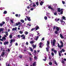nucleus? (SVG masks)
<instances>
[{
	"mask_svg": "<svg viewBox=\"0 0 66 66\" xmlns=\"http://www.w3.org/2000/svg\"><path fill=\"white\" fill-rule=\"evenodd\" d=\"M56 43V40L55 39H54L53 42V46H55V44Z\"/></svg>",
	"mask_w": 66,
	"mask_h": 66,
	"instance_id": "obj_1",
	"label": "nucleus"
},
{
	"mask_svg": "<svg viewBox=\"0 0 66 66\" xmlns=\"http://www.w3.org/2000/svg\"><path fill=\"white\" fill-rule=\"evenodd\" d=\"M57 47H59V48H60V49L61 50V48H62V47H63V46H61V45H60V44H59V43H57Z\"/></svg>",
	"mask_w": 66,
	"mask_h": 66,
	"instance_id": "obj_2",
	"label": "nucleus"
},
{
	"mask_svg": "<svg viewBox=\"0 0 66 66\" xmlns=\"http://www.w3.org/2000/svg\"><path fill=\"white\" fill-rule=\"evenodd\" d=\"M47 44H46L47 46V48H49V45H50V42L49 41H47Z\"/></svg>",
	"mask_w": 66,
	"mask_h": 66,
	"instance_id": "obj_3",
	"label": "nucleus"
},
{
	"mask_svg": "<svg viewBox=\"0 0 66 66\" xmlns=\"http://www.w3.org/2000/svg\"><path fill=\"white\" fill-rule=\"evenodd\" d=\"M26 17L28 21H31V19L30 18V17H29L27 16H26Z\"/></svg>",
	"mask_w": 66,
	"mask_h": 66,
	"instance_id": "obj_4",
	"label": "nucleus"
},
{
	"mask_svg": "<svg viewBox=\"0 0 66 66\" xmlns=\"http://www.w3.org/2000/svg\"><path fill=\"white\" fill-rule=\"evenodd\" d=\"M20 23H21L20 22H18V23H15V26H18V25H20Z\"/></svg>",
	"mask_w": 66,
	"mask_h": 66,
	"instance_id": "obj_5",
	"label": "nucleus"
},
{
	"mask_svg": "<svg viewBox=\"0 0 66 66\" xmlns=\"http://www.w3.org/2000/svg\"><path fill=\"white\" fill-rule=\"evenodd\" d=\"M36 31L37 30L39 29V27L38 26V25H37L36 26V27L35 28Z\"/></svg>",
	"mask_w": 66,
	"mask_h": 66,
	"instance_id": "obj_6",
	"label": "nucleus"
},
{
	"mask_svg": "<svg viewBox=\"0 0 66 66\" xmlns=\"http://www.w3.org/2000/svg\"><path fill=\"white\" fill-rule=\"evenodd\" d=\"M9 42H4V45H8V44H9Z\"/></svg>",
	"mask_w": 66,
	"mask_h": 66,
	"instance_id": "obj_7",
	"label": "nucleus"
},
{
	"mask_svg": "<svg viewBox=\"0 0 66 66\" xmlns=\"http://www.w3.org/2000/svg\"><path fill=\"white\" fill-rule=\"evenodd\" d=\"M15 42V40L11 39L10 41V43H13V42Z\"/></svg>",
	"mask_w": 66,
	"mask_h": 66,
	"instance_id": "obj_8",
	"label": "nucleus"
},
{
	"mask_svg": "<svg viewBox=\"0 0 66 66\" xmlns=\"http://www.w3.org/2000/svg\"><path fill=\"white\" fill-rule=\"evenodd\" d=\"M5 54V52H2V54H1V56H4V55Z\"/></svg>",
	"mask_w": 66,
	"mask_h": 66,
	"instance_id": "obj_9",
	"label": "nucleus"
},
{
	"mask_svg": "<svg viewBox=\"0 0 66 66\" xmlns=\"http://www.w3.org/2000/svg\"><path fill=\"white\" fill-rule=\"evenodd\" d=\"M48 8L49 9H50L51 10H53V8H52V7H51V6H48Z\"/></svg>",
	"mask_w": 66,
	"mask_h": 66,
	"instance_id": "obj_10",
	"label": "nucleus"
},
{
	"mask_svg": "<svg viewBox=\"0 0 66 66\" xmlns=\"http://www.w3.org/2000/svg\"><path fill=\"white\" fill-rule=\"evenodd\" d=\"M60 36L61 38H62L63 39H64V37H63V35H62L61 34H60Z\"/></svg>",
	"mask_w": 66,
	"mask_h": 66,
	"instance_id": "obj_11",
	"label": "nucleus"
},
{
	"mask_svg": "<svg viewBox=\"0 0 66 66\" xmlns=\"http://www.w3.org/2000/svg\"><path fill=\"white\" fill-rule=\"evenodd\" d=\"M36 62H34V63H33V66H36Z\"/></svg>",
	"mask_w": 66,
	"mask_h": 66,
	"instance_id": "obj_12",
	"label": "nucleus"
},
{
	"mask_svg": "<svg viewBox=\"0 0 66 66\" xmlns=\"http://www.w3.org/2000/svg\"><path fill=\"white\" fill-rule=\"evenodd\" d=\"M55 29L57 31H60V29H59V27H57L56 28H55Z\"/></svg>",
	"mask_w": 66,
	"mask_h": 66,
	"instance_id": "obj_13",
	"label": "nucleus"
},
{
	"mask_svg": "<svg viewBox=\"0 0 66 66\" xmlns=\"http://www.w3.org/2000/svg\"><path fill=\"white\" fill-rule=\"evenodd\" d=\"M60 43L61 44L60 46H64V44H63V42H62V41H60Z\"/></svg>",
	"mask_w": 66,
	"mask_h": 66,
	"instance_id": "obj_14",
	"label": "nucleus"
},
{
	"mask_svg": "<svg viewBox=\"0 0 66 66\" xmlns=\"http://www.w3.org/2000/svg\"><path fill=\"white\" fill-rule=\"evenodd\" d=\"M57 11L58 12H61V8H57Z\"/></svg>",
	"mask_w": 66,
	"mask_h": 66,
	"instance_id": "obj_15",
	"label": "nucleus"
},
{
	"mask_svg": "<svg viewBox=\"0 0 66 66\" xmlns=\"http://www.w3.org/2000/svg\"><path fill=\"white\" fill-rule=\"evenodd\" d=\"M17 30V27H16L15 28H13L12 29V31H16Z\"/></svg>",
	"mask_w": 66,
	"mask_h": 66,
	"instance_id": "obj_16",
	"label": "nucleus"
},
{
	"mask_svg": "<svg viewBox=\"0 0 66 66\" xmlns=\"http://www.w3.org/2000/svg\"><path fill=\"white\" fill-rule=\"evenodd\" d=\"M32 47H33V49H35V48L36 47V45H32Z\"/></svg>",
	"mask_w": 66,
	"mask_h": 66,
	"instance_id": "obj_17",
	"label": "nucleus"
},
{
	"mask_svg": "<svg viewBox=\"0 0 66 66\" xmlns=\"http://www.w3.org/2000/svg\"><path fill=\"white\" fill-rule=\"evenodd\" d=\"M43 1H41V2L40 3V5H43V4L44 3V2H43Z\"/></svg>",
	"mask_w": 66,
	"mask_h": 66,
	"instance_id": "obj_18",
	"label": "nucleus"
},
{
	"mask_svg": "<svg viewBox=\"0 0 66 66\" xmlns=\"http://www.w3.org/2000/svg\"><path fill=\"white\" fill-rule=\"evenodd\" d=\"M2 39H3V40H4V41H5L6 40V38H5V37H3L2 38Z\"/></svg>",
	"mask_w": 66,
	"mask_h": 66,
	"instance_id": "obj_19",
	"label": "nucleus"
},
{
	"mask_svg": "<svg viewBox=\"0 0 66 66\" xmlns=\"http://www.w3.org/2000/svg\"><path fill=\"white\" fill-rule=\"evenodd\" d=\"M10 43L11 44L9 45V47L10 48H11V46H12V45H13V43H11V42H10Z\"/></svg>",
	"mask_w": 66,
	"mask_h": 66,
	"instance_id": "obj_20",
	"label": "nucleus"
},
{
	"mask_svg": "<svg viewBox=\"0 0 66 66\" xmlns=\"http://www.w3.org/2000/svg\"><path fill=\"white\" fill-rule=\"evenodd\" d=\"M3 31V29L2 28H1L0 29V33H1V32H2Z\"/></svg>",
	"mask_w": 66,
	"mask_h": 66,
	"instance_id": "obj_21",
	"label": "nucleus"
},
{
	"mask_svg": "<svg viewBox=\"0 0 66 66\" xmlns=\"http://www.w3.org/2000/svg\"><path fill=\"white\" fill-rule=\"evenodd\" d=\"M38 38H39V37L38 36L36 37V38L35 39L36 40H37L38 39Z\"/></svg>",
	"mask_w": 66,
	"mask_h": 66,
	"instance_id": "obj_22",
	"label": "nucleus"
},
{
	"mask_svg": "<svg viewBox=\"0 0 66 66\" xmlns=\"http://www.w3.org/2000/svg\"><path fill=\"white\" fill-rule=\"evenodd\" d=\"M20 21L21 22H22V23H24V21L23 20H20Z\"/></svg>",
	"mask_w": 66,
	"mask_h": 66,
	"instance_id": "obj_23",
	"label": "nucleus"
},
{
	"mask_svg": "<svg viewBox=\"0 0 66 66\" xmlns=\"http://www.w3.org/2000/svg\"><path fill=\"white\" fill-rule=\"evenodd\" d=\"M36 4L37 6H38V5H39V3H38V2H36Z\"/></svg>",
	"mask_w": 66,
	"mask_h": 66,
	"instance_id": "obj_24",
	"label": "nucleus"
},
{
	"mask_svg": "<svg viewBox=\"0 0 66 66\" xmlns=\"http://www.w3.org/2000/svg\"><path fill=\"white\" fill-rule=\"evenodd\" d=\"M30 43L31 44H33L34 43V41H31L30 42Z\"/></svg>",
	"mask_w": 66,
	"mask_h": 66,
	"instance_id": "obj_25",
	"label": "nucleus"
},
{
	"mask_svg": "<svg viewBox=\"0 0 66 66\" xmlns=\"http://www.w3.org/2000/svg\"><path fill=\"white\" fill-rule=\"evenodd\" d=\"M4 14H7V11H5L4 12H3Z\"/></svg>",
	"mask_w": 66,
	"mask_h": 66,
	"instance_id": "obj_26",
	"label": "nucleus"
},
{
	"mask_svg": "<svg viewBox=\"0 0 66 66\" xmlns=\"http://www.w3.org/2000/svg\"><path fill=\"white\" fill-rule=\"evenodd\" d=\"M20 33V34H22V33H23V31H22L21 30H20L19 32Z\"/></svg>",
	"mask_w": 66,
	"mask_h": 66,
	"instance_id": "obj_27",
	"label": "nucleus"
},
{
	"mask_svg": "<svg viewBox=\"0 0 66 66\" xmlns=\"http://www.w3.org/2000/svg\"><path fill=\"white\" fill-rule=\"evenodd\" d=\"M61 63L62 64H65V61H64V60H62V61H61Z\"/></svg>",
	"mask_w": 66,
	"mask_h": 66,
	"instance_id": "obj_28",
	"label": "nucleus"
},
{
	"mask_svg": "<svg viewBox=\"0 0 66 66\" xmlns=\"http://www.w3.org/2000/svg\"><path fill=\"white\" fill-rule=\"evenodd\" d=\"M46 56H45V59H43V61H46L47 60V59H46Z\"/></svg>",
	"mask_w": 66,
	"mask_h": 66,
	"instance_id": "obj_29",
	"label": "nucleus"
},
{
	"mask_svg": "<svg viewBox=\"0 0 66 66\" xmlns=\"http://www.w3.org/2000/svg\"><path fill=\"white\" fill-rule=\"evenodd\" d=\"M55 31V34H57V33H58V31Z\"/></svg>",
	"mask_w": 66,
	"mask_h": 66,
	"instance_id": "obj_30",
	"label": "nucleus"
},
{
	"mask_svg": "<svg viewBox=\"0 0 66 66\" xmlns=\"http://www.w3.org/2000/svg\"><path fill=\"white\" fill-rule=\"evenodd\" d=\"M34 59L35 60H37V57L36 56H35V57H34Z\"/></svg>",
	"mask_w": 66,
	"mask_h": 66,
	"instance_id": "obj_31",
	"label": "nucleus"
},
{
	"mask_svg": "<svg viewBox=\"0 0 66 66\" xmlns=\"http://www.w3.org/2000/svg\"><path fill=\"white\" fill-rule=\"evenodd\" d=\"M10 38H12V35H10L9 36Z\"/></svg>",
	"mask_w": 66,
	"mask_h": 66,
	"instance_id": "obj_32",
	"label": "nucleus"
},
{
	"mask_svg": "<svg viewBox=\"0 0 66 66\" xmlns=\"http://www.w3.org/2000/svg\"><path fill=\"white\" fill-rule=\"evenodd\" d=\"M29 59L30 60V62H31V61H32V60H33V59L31 57H29Z\"/></svg>",
	"mask_w": 66,
	"mask_h": 66,
	"instance_id": "obj_33",
	"label": "nucleus"
},
{
	"mask_svg": "<svg viewBox=\"0 0 66 66\" xmlns=\"http://www.w3.org/2000/svg\"><path fill=\"white\" fill-rule=\"evenodd\" d=\"M5 34L6 36H8V35L9 34L8 33V32H6Z\"/></svg>",
	"mask_w": 66,
	"mask_h": 66,
	"instance_id": "obj_34",
	"label": "nucleus"
},
{
	"mask_svg": "<svg viewBox=\"0 0 66 66\" xmlns=\"http://www.w3.org/2000/svg\"><path fill=\"white\" fill-rule=\"evenodd\" d=\"M54 51L55 53L56 54V53H57V51L56 50H54Z\"/></svg>",
	"mask_w": 66,
	"mask_h": 66,
	"instance_id": "obj_35",
	"label": "nucleus"
},
{
	"mask_svg": "<svg viewBox=\"0 0 66 66\" xmlns=\"http://www.w3.org/2000/svg\"><path fill=\"white\" fill-rule=\"evenodd\" d=\"M49 64L50 65H52V63L51 62H50L49 63Z\"/></svg>",
	"mask_w": 66,
	"mask_h": 66,
	"instance_id": "obj_36",
	"label": "nucleus"
},
{
	"mask_svg": "<svg viewBox=\"0 0 66 66\" xmlns=\"http://www.w3.org/2000/svg\"><path fill=\"white\" fill-rule=\"evenodd\" d=\"M25 34H26V35H27L28 34V32L27 31H25Z\"/></svg>",
	"mask_w": 66,
	"mask_h": 66,
	"instance_id": "obj_37",
	"label": "nucleus"
},
{
	"mask_svg": "<svg viewBox=\"0 0 66 66\" xmlns=\"http://www.w3.org/2000/svg\"><path fill=\"white\" fill-rule=\"evenodd\" d=\"M62 19H64V20H65V19H66V18L65 16H62Z\"/></svg>",
	"mask_w": 66,
	"mask_h": 66,
	"instance_id": "obj_38",
	"label": "nucleus"
},
{
	"mask_svg": "<svg viewBox=\"0 0 66 66\" xmlns=\"http://www.w3.org/2000/svg\"><path fill=\"white\" fill-rule=\"evenodd\" d=\"M35 28H32L31 29V31H33V30H35Z\"/></svg>",
	"mask_w": 66,
	"mask_h": 66,
	"instance_id": "obj_39",
	"label": "nucleus"
},
{
	"mask_svg": "<svg viewBox=\"0 0 66 66\" xmlns=\"http://www.w3.org/2000/svg\"><path fill=\"white\" fill-rule=\"evenodd\" d=\"M19 57H20V58H22V55H20L19 56Z\"/></svg>",
	"mask_w": 66,
	"mask_h": 66,
	"instance_id": "obj_40",
	"label": "nucleus"
},
{
	"mask_svg": "<svg viewBox=\"0 0 66 66\" xmlns=\"http://www.w3.org/2000/svg\"><path fill=\"white\" fill-rule=\"evenodd\" d=\"M63 14V11H61L60 13V14L61 15H62V14Z\"/></svg>",
	"mask_w": 66,
	"mask_h": 66,
	"instance_id": "obj_41",
	"label": "nucleus"
},
{
	"mask_svg": "<svg viewBox=\"0 0 66 66\" xmlns=\"http://www.w3.org/2000/svg\"><path fill=\"white\" fill-rule=\"evenodd\" d=\"M38 34H37V35H38V36H40V35L39 34V33H38V32H37Z\"/></svg>",
	"mask_w": 66,
	"mask_h": 66,
	"instance_id": "obj_42",
	"label": "nucleus"
},
{
	"mask_svg": "<svg viewBox=\"0 0 66 66\" xmlns=\"http://www.w3.org/2000/svg\"><path fill=\"white\" fill-rule=\"evenodd\" d=\"M44 19L45 20H47V17L46 16H45V17H44Z\"/></svg>",
	"mask_w": 66,
	"mask_h": 66,
	"instance_id": "obj_43",
	"label": "nucleus"
},
{
	"mask_svg": "<svg viewBox=\"0 0 66 66\" xmlns=\"http://www.w3.org/2000/svg\"><path fill=\"white\" fill-rule=\"evenodd\" d=\"M59 56H61V53L59 52Z\"/></svg>",
	"mask_w": 66,
	"mask_h": 66,
	"instance_id": "obj_44",
	"label": "nucleus"
},
{
	"mask_svg": "<svg viewBox=\"0 0 66 66\" xmlns=\"http://www.w3.org/2000/svg\"><path fill=\"white\" fill-rule=\"evenodd\" d=\"M3 26V24L0 23V27H2Z\"/></svg>",
	"mask_w": 66,
	"mask_h": 66,
	"instance_id": "obj_45",
	"label": "nucleus"
},
{
	"mask_svg": "<svg viewBox=\"0 0 66 66\" xmlns=\"http://www.w3.org/2000/svg\"><path fill=\"white\" fill-rule=\"evenodd\" d=\"M51 55H52V56H54V53H53L52 52Z\"/></svg>",
	"mask_w": 66,
	"mask_h": 66,
	"instance_id": "obj_46",
	"label": "nucleus"
},
{
	"mask_svg": "<svg viewBox=\"0 0 66 66\" xmlns=\"http://www.w3.org/2000/svg\"><path fill=\"white\" fill-rule=\"evenodd\" d=\"M54 15H57V12H55L54 13Z\"/></svg>",
	"mask_w": 66,
	"mask_h": 66,
	"instance_id": "obj_47",
	"label": "nucleus"
},
{
	"mask_svg": "<svg viewBox=\"0 0 66 66\" xmlns=\"http://www.w3.org/2000/svg\"><path fill=\"white\" fill-rule=\"evenodd\" d=\"M20 35H18L17 37H19V38H20Z\"/></svg>",
	"mask_w": 66,
	"mask_h": 66,
	"instance_id": "obj_48",
	"label": "nucleus"
},
{
	"mask_svg": "<svg viewBox=\"0 0 66 66\" xmlns=\"http://www.w3.org/2000/svg\"><path fill=\"white\" fill-rule=\"evenodd\" d=\"M27 25L29 27H31V25L30 24H29V23L27 24Z\"/></svg>",
	"mask_w": 66,
	"mask_h": 66,
	"instance_id": "obj_49",
	"label": "nucleus"
},
{
	"mask_svg": "<svg viewBox=\"0 0 66 66\" xmlns=\"http://www.w3.org/2000/svg\"><path fill=\"white\" fill-rule=\"evenodd\" d=\"M46 50L47 51V52H48V51H49V49H48V48L47 47L46 48Z\"/></svg>",
	"mask_w": 66,
	"mask_h": 66,
	"instance_id": "obj_50",
	"label": "nucleus"
},
{
	"mask_svg": "<svg viewBox=\"0 0 66 66\" xmlns=\"http://www.w3.org/2000/svg\"><path fill=\"white\" fill-rule=\"evenodd\" d=\"M55 64L56 65H57V63L56 61H55Z\"/></svg>",
	"mask_w": 66,
	"mask_h": 66,
	"instance_id": "obj_51",
	"label": "nucleus"
},
{
	"mask_svg": "<svg viewBox=\"0 0 66 66\" xmlns=\"http://www.w3.org/2000/svg\"><path fill=\"white\" fill-rule=\"evenodd\" d=\"M21 37H22L24 36V35L23 34L20 36Z\"/></svg>",
	"mask_w": 66,
	"mask_h": 66,
	"instance_id": "obj_52",
	"label": "nucleus"
},
{
	"mask_svg": "<svg viewBox=\"0 0 66 66\" xmlns=\"http://www.w3.org/2000/svg\"><path fill=\"white\" fill-rule=\"evenodd\" d=\"M54 6H57V4H54Z\"/></svg>",
	"mask_w": 66,
	"mask_h": 66,
	"instance_id": "obj_53",
	"label": "nucleus"
},
{
	"mask_svg": "<svg viewBox=\"0 0 66 66\" xmlns=\"http://www.w3.org/2000/svg\"><path fill=\"white\" fill-rule=\"evenodd\" d=\"M62 52H65V50L63 49H62Z\"/></svg>",
	"mask_w": 66,
	"mask_h": 66,
	"instance_id": "obj_54",
	"label": "nucleus"
},
{
	"mask_svg": "<svg viewBox=\"0 0 66 66\" xmlns=\"http://www.w3.org/2000/svg\"><path fill=\"white\" fill-rule=\"evenodd\" d=\"M30 50H31V51H32V52H33V49H32V48L30 47Z\"/></svg>",
	"mask_w": 66,
	"mask_h": 66,
	"instance_id": "obj_55",
	"label": "nucleus"
},
{
	"mask_svg": "<svg viewBox=\"0 0 66 66\" xmlns=\"http://www.w3.org/2000/svg\"><path fill=\"white\" fill-rule=\"evenodd\" d=\"M4 49H3V48H2V47H1V51H3Z\"/></svg>",
	"mask_w": 66,
	"mask_h": 66,
	"instance_id": "obj_56",
	"label": "nucleus"
},
{
	"mask_svg": "<svg viewBox=\"0 0 66 66\" xmlns=\"http://www.w3.org/2000/svg\"><path fill=\"white\" fill-rule=\"evenodd\" d=\"M62 3H63V4H65V2L64 1H62Z\"/></svg>",
	"mask_w": 66,
	"mask_h": 66,
	"instance_id": "obj_57",
	"label": "nucleus"
},
{
	"mask_svg": "<svg viewBox=\"0 0 66 66\" xmlns=\"http://www.w3.org/2000/svg\"><path fill=\"white\" fill-rule=\"evenodd\" d=\"M11 23H13L14 22L13 21V20H11Z\"/></svg>",
	"mask_w": 66,
	"mask_h": 66,
	"instance_id": "obj_58",
	"label": "nucleus"
},
{
	"mask_svg": "<svg viewBox=\"0 0 66 66\" xmlns=\"http://www.w3.org/2000/svg\"><path fill=\"white\" fill-rule=\"evenodd\" d=\"M55 26H54L53 30H55Z\"/></svg>",
	"mask_w": 66,
	"mask_h": 66,
	"instance_id": "obj_59",
	"label": "nucleus"
},
{
	"mask_svg": "<svg viewBox=\"0 0 66 66\" xmlns=\"http://www.w3.org/2000/svg\"><path fill=\"white\" fill-rule=\"evenodd\" d=\"M25 38L26 37H25V36H24L22 38V39H25Z\"/></svg>",
	"mask_w": 66,
	"mask_h": 66,
	"instance_id": "obj_60",
	"label": "nucleus"
},
{
	"mask_svg": "<svg viewBox=\"0 0 66 66\" xmlns=\"http://www.w3.org/2000/svg\"><path fill=\"white\" fill-rule=\"evenodd\" d=\"M15 16H16V17H18V14H16L15 15Z\"/></svg>",
	"mask_w": 66,
	"mask_h": 66,
	"instance_id": "obj_61",
	"label": "nucleus"
},
{
	"mask_svg": "<svg viewBox=\"0 0 66 66\" xmlns=\"http://www.w3.org/2000/svg\"><path fill=\"white\" fill-rule=\"evenodd\" d=\"M33 10H34V9H33V8H32L30 10L31 11H33Z\"/></svg>",
	"mask_w": 66,
	"mask_h": 66,
	"instance_id": "obj_62",
	"label": "nucleus"
},
{
	"mask_svg": "<svg viewBox=\"0 0 66 66\" xmlns=\"http://www.w3.org/2000/svg\"><path fill=\"white\" fill-rule=\"evenodd\" d=\"M26 44L27 45H29V43H28V42H26Z\"/></svg>",
	"mask_w": 66,
	"mask_h": 66,
	"instance_id": "obj_63",
	"label": "nucleus"
},
{
	"mask_svg": "<svg viewBox=\"0 0 66 66\" xmlns=\"http://www.w3.org/2000/svg\"><path fill=\"white\" fill-rule=\"evenodd\" d=\"M54 49H53V48H52V49H51V51H54Z\"/></svg>",
	"mask_w": 66,
	"mask_h": 66,
	"instance_id": "obj_64",
	"label": "nucleus"
}]
</instances>
